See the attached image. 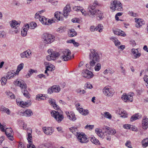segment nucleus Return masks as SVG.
Instances as JSON below:
<instances>
[{"mask_svg":"<svg viewBox=\"0 0 148 148\" xmlns=\"http://www.w3.org/2000/svg\"><path fill=\"white\" fill-rule=\"evenodd\" d=\"M89 58L90 60V66H94L97 62H99L102 57L101 53L94 49L90 50Z\"/></svg>","mask_w":148,"mask_h":148,"instance_id":"nucleus-1","label":"nucleus"},{"mask_svg":"<svg viewBox=\"0 0 148 148\" xmlns=\"http://www.w3.org/2000/svg\"><path fill=\"white\" fill-rule=\"evenodd\" d=\"M97 5V3L95 2L92 5H90L89 6L88 10L90 14H88L90 17L92 18L94 17L95 15L98 20H101L103 18V13L99 10H95Z\"/></svg>","mask_w":148,"mask_h":148,"instance_id":"nucleus-2","label":"nucleus"},{"mask_svg":"<svg viewBox=\"0 0 148 148\" xmlns=\"http://www.w3.org/2000/svg\"><path fill=\"white\" fill-rule=\"evenodd\" d=\"M14 84L15 85L21 88L22 92L25 97L27 98L30 97V95L26 89L27 87V85L23 81L18 79L14 82Z\"/></svg>","mask_w":148,"mask_h":148,"instance_id":"nucleus-3","label":"nucleus"},{"mask_svg":"<svg viewBox=\"0 0 148 148\" xmlns=\"http://www.w3.org/2000/svg\"><path fill=\"white\" fill-rule=\"evenodd\" d=\"M110 8L113 11L115 10L119 11H122L123 8L121 2L118 1L114 0L111 3Z\"/></svg>","mask_w":148,"mask_h":148,"instance_id":"nucleus-4","label":"nucleus"},{"mask_svg":"<svg viewBox=\"0 0 148 148\" xmlns=\"http://www.w3.org/2000/svg\"><path fill=\"white\" fill-rule=\"evenodd\" d=\"M42 38L44 42L46 44H50L55 40V36L50 34H44Z\"/></svg>","mask_w":148,"mask_h":148,"instance_id":"nucleus-5","label":"nucleus"},{"mask_svg":"<svg viewBox=\"0 0 148 148\" xmlns=\"http://www.w3.org/2000/svg\"><path fill=\"white\" fill-rule=\"evenodd\" d=\"M60 113L53 110L51 112V114L52 116L54 117L55 119L58 122L60 123L63 119L64 117Z\"/></svg>","mask_w":148,"mask_h":148,"instance_id":"nucleus-6","label":"nucleus"},{"mask_svg":"<svg viewBox=\"0 0 148 148\" xmlns=\"http://www.w3.org/2000/svg\"><path fill=\"white\" fill-rule=\"evenodd\" d=\"M77 138L78 141L82 143H86L88 141V139L84 133L76 132Z\"/></svg>","mask_w":148,"mask_h":148,"instance_id":"nucleus-7","label":"nucleus"},{"mask_svg":"<svg viewBox=\"0 0 148 148\" xmlns=\"http://www.w3.org/2000/svg\"><path fill=\"white\" fill-rule=\"evenodd\" d=\"M134 95V94L133 92L131 93L130 94H126L124 93L122 96V99L125 102L127 101L132 102L133 100V96Z\"/></svg>","mask_w":148,"mask_h":148,"instance_id":"nucleus-8","label":"nucleus"},{"mask_svg":"<svg viewBox=\"0 0 148 148\" xmlns=\"http://www.w3.org/2000/svg\"><path fill=\"white\" fill-rule=\"evenodd\" d=\"M103 92L105 95L108 97L112 96L114 92L112 89L107 87H105L103 89Z\"/></svg>","mask_w":148,"mask_h":148,"instance_id":"nucleus-9","label":"nucleus"},{"mask_svg":"<svg viewBox=\"0 0 148 148\" xmlns=\"http://www.w3.org/2000/svg\"><path fill=\"white\" fill-rule=\"evenodd\" d=\"M82 75L83 77L87 78H91L94 76L92 72L87 69L83 70Z\"/></svg>","mask_w":148,"mask_h":148,"instance_id":"nucleus-10","label":"nucleus"},{"mask_svg":"<svg viewBox=\"0 0 148 148\" xmlns=\"http://www.w3.org/2000/svg\"><path fill=\"white\" fill-rule=\"evenodd\" d=\"M4 128H5V126L2 125L0 123V129L1 131L3 132H5L6 135L11 134L12 132V130L11 128H6L5 130Z\"/></svg>","mask_w":148,"mask_h":148,"instance_id":"nucleus-11","label":"nucleus"},{"mask_svg":"<svg viewBox=\"0 0 148 148\" xmlns=\"http://www.w3.org/2000/svg\"><path fill=\"white\" fill-rule=\"evenodd\" d=\"M48 102L50 104L53 106L54 108L56 110H58L60 109L59 107L58 106L56 103L55 100L53 99L50 98L49 99Z\"/></svg>","mask_w":148,"mask_h":148,"instance_id":"nucleus-12","label":"nucleus"},{"mask_svg":"<svg viewBox=\"0 0 148 148\" xmlns=\"http://www.w3.org/2000/svg\"><path fill=\"white\" fill-rule=\"evenodd\" d=\"M71 11V6L68 4L64 8L63 10V15L64 17H66Z\"/></svg>","mask_w":148,"mask_h":148,"instance_id":"nucleus-13","label":"nucleus"},{"mask_svg":"<svg viewBox=\"0 0 148 148\" xmlns=\"http://www.w3.org/2000/svg\"><path fill=\"white\" fill-rule=\"evenodd\" d=\"M33 114L32 111L31 110H27L23 112H20L19 114L22 116H29Z\"/></svg>","mask_w":148,"mask_h":148,"instance_id":"nucleus-14","label":"nucleus"},{"mask_svg":"<svg viewBox=\"0 0 148 148\" xmlns=\"http://www.w3.org/2000/svg\"><path fill=\"white\" fill-rule=\"evenodd\" d=\"M44 133L47 135H51L53 132L52 127H44L42 128Z\"/></svg>","mask_w":148,"mask_h":148,"instance_id":"nucleus-15","label":"nucleus"},{"mask_svg":"<svg viewBox=\"0 0 148 148\" xmlns=\"http://www.w3.org/2000/svg\"><path fill=\"white\" fill-rule=\"evenodd\" d=\"M31 54V52L30 50H28L27 51L21 53L20 54V56L22 58H29L30 54Z\"/></svg>","mask_w":148,"mask_h":148,"instance_id":"nucleus-16","label":"nucleus"},{"mask_svg":"<svg viewBox=\"0 0 148 148\" xmlns=\"http://www.w3.org/2000/svg\"><path fill=\"white\" fill-rule=\"evenodd\" d=\"M142 127L144 129H146L148 127V119L145 116L142 120Z\"/></svg>","mask_w":148,"mask_h":148,"instance_id":"nucleus-17","label":"nucleus"},{"mask_svg":"<svg viewBox=\"0 0 148 148\" xmlns=\"http://www.w3.org/2000/svg\"><path fill=\"white\" fill-rule=\"evenodd\" d=\"M113 32L114 34L118 35L123 36H125L126 35L123 31L119 29H116L113 31Z\"/></svg>","mask_w":148,"mask_h":148,"instance_id":"nucleus-18","label":"nucleus"},{"mask_svg":"<svg viewBox=\"0 0 148 148\" xmlns=\"http://www.w3.org/2000/svg\"><path fill=\"white\" fill-rule=\"evenodd\" d=\"M31 105V103L30 101L26 102H24L21 101L20 102L19 105L22 107L24 108L25 107H28Z\"/></svg>","mask_w":148,"mask_h":148,"instance_id":"nucleus-19","label":"nucleus"},{"mask_svg":"<svg viewBox=\"0 0 148 148\" xmlns=\"http://www.w3.org/2000/svg\"><path fill=\"white\" fill-rule=\"evenodd\" d=\"M141 115L140 114H136L132 116L130 118V121H133L141 118Z\"/></svg>","mask_w":148,"mask_h":148,"instance_id":"nucleus-20","label":"nucleus"},{"mask_svg":"<svg viewBox=\"0 0 148 148\" xmlns=\"http://www.w3.org/2000/svg\"><path fill=\"white\" fill-rule=\"evenodd\" d=\"M71 52L68 49H66L62 51V52H60V53H59V54L61 55H62V56H71Z\"/></svg>","mask_w":148,"mask_h":148,"instance_id":"nucleus-21","label":"nucleus"},{"mask_svg":"<svg viewBox=\"0 0 148 148\" xmlns=\"http://www.w3.org/2000/svg\"><path fill=\"white\" fill-rule=\"evenodd\" d=\"M136 18H135V21L137 23L136 24V27L137 28L140 27L142 25L144 24L143 21H142L141 19L138 18L137 19L136 21Z\"/></svg>","mask_w":148,"mask_h":148,"instance_id":"nucleus-22","label":"nucleus"},{"mask_svg":"<svg viewBox=\"0 0 148 148\" xmlns=\"http://www.w3.org/2000/svg\"><path fill=\"white\" fill-rule=\"evenodd\" d=\"M47 51L49 55H53L55 57H58L59 56V53L53 51L52 49H49Z\"/></svg>","mask_w":148,"mask_h":148,"instance_id":"nucleus-23","label":"nucleus"},{"mask_svg":"<svg viewBox=\"0 0 148 148\" xmlns=\"http://www.w3.org/2000/svg\"><path fill=\"white\" fill-rule=\"evenodd\" d=\"M10 26L13 28L16 29V27H18L20 25V23L15 20H12L10 24Z\"/></svg>","mask_w":148,"mask_h":148,"instance_id":"nucleus-24","label":"nucleus"},{"mask_svg":"<svg viewBox=\"0 0 148 148\" xmlns=\"http://www.w3.org/2000/svg\"><path fill=\"white\" fill-rule=\"evenodd\" d=\"M23 66L24 64L22 63L19 64L17 66L16 71L14 75H18L19 72L23 69Z\"/></svg>","mask_w":148,"mask_h":148,"instance_id":"nucleus-25","label":"nucleus"},{"mask_svg":"<svg viewBox=\"0 0 148 148\" xmlns=\"http://www.w3.org/2000/svg\"><path fill=\"white\" fill-rule=\"evenodd\" d=\"M68 34L69 36L73 37L76 36L77 33L74 29H72L70 30V31L68 33Z\"/></svg>","mask_w":148,"mask_h":148,"instance_id":"nucleus-26","label":"nucleus"},{"mask_svg":"<svg viewBox=\"0 0 148 148\" xmlns=\"http://www.w3.org/2000/svg\"><path fill=\"white\" fill-rule=\"evenodd\" d=\"M0 110L8 114L9 115L10 111L9 109L3 106H2L0 108Z\"/></svg>","mask_w":148,"mask_h":148,"instance_id":"nucleus-27","label":"nucleus"},{"mask_svg":"<svg viewBox=\"0 0 148 148\" xmlns=\"http://www.w3.org/2000/svg\"><path fill=\"white\" fill-rule=\"evenodd\" d=\"M54 92H58L60 90V86L58 85H55L52 86Z\"/></svg>","mask_w":148,"mask_h":148,"instance_id":"nucleus-28","label":"nucleus"},{"mask_svg":"<svg viewBox=\"0 0 148 148\" xmlns=\"http://www.w3.org/2000/svg\"><path fill=\"white\" fill-rule=\"evenodd\" d=\"M95 132L101 138H103L104 133L101 131V129L97 128L95 130Z\"/></svg>","mask_w":148,"mask_h":148,"instance_id":"nucleus-29","label":"nucleus"},{"mask_svg":"<svg viewBox=\"0 0 148 148\" xmlns=\"http://www.w3.org/2000/svg\"><path fill=\"white\" fill-rule=\"evenodd\" d=\"M15 73V72H14L13 71H12V72L11 71L8 72L7 74L6 78L8 79H10L11 77H13L14 76V75H14Z\"/></svg>","mask_w":148,"mask_h":148,"instance_id":"nucleus-30","label":"nucleus"},{"mask_svg":"<svg viewBox=\"0 0 148 148\" xmlns=\"http://www.w3.org/2000/svg\"><path fill=\"white\" fill-rule=\"evenodd\" d=\"M60 12H56L55 13V17L58 21H62L63 20V18L62 16H60Z\"/></svg>","mask_w":148,"mask_h":148,"instance_id":"nucleus-31","label":"nucleus"},{"mask_svg":"<svg viewBox=\"0 0 148 148\" xmlns=\"http://www.w3.org/2000/svg\"><path fill=\"white\" fill-rule=\"evenodd\" d=\"M60 58L63 61H66L70 59L71 58V56H62L61 55L59 54Z\"/></svg>","mask_w":148,"mask_h":148,"instance_id":"nucleus-32","label":"nucleus"},{"mask_svg":"<svg viewBox=\"0 0 148 148\" xmlns=\"http://www.w3.org/2000/svg\"><path fill=\"white\" fill-rule=\"evenodd\" d=\"M28 138L27 139L28 140V143H29V144L27 145H27L29 146V145H30L31 146H32L33 145H32V141L31 140L32 139V136L31 135V134L30 133H29L28 134Z\"/></svg>","mask_w":148,"mask_h":148,"instance_id":"nucleus-33","label":"nucleus"},{"mask_svg":"<svg viewBox=\"0 0 148 148\" xmlns=\"http://www.w3.org/2000/svg\"><path fill=\"white\" fill-rule=\"evenodd\" d=\"M90 140L93 143L96 145H100L99 140L94 137H92L90 139Z\"/></svg>","mask_w":148,"mask_h":148,"instance_id":"nucleus-34","label":"nucleus"},{"mask_svg":"<svg viewBox=\"0 0 148 148\" xmlns=\"http://www.w3.org/2000/svg\"><path fill=\"white\" fill-rule=\"evenodd\" d=\"M116 132V131L114 129L110 128L107 133L109 135H114Z\"/></svg>","mask_w":148,"mask_h":148,"instance_id":"nucleus-35","label":"nucleus"},{"mask_svg":"<svg viewBox=\"0 0 148 148\" xmlns=\"http://www.w3.org/2000/svg\"><path fill=\"white\" fill-rule=\"evenodd\" d=\"M96 31H98L99 32H101L103 29V27L101 24H99L98 25L95 27Z\"/></svg>","mask_w":148,"mask_h":148,"instance_id":"nucleus-36","label":"nucleus"},{"mask_svg":"<svg viewBox=\"0 0 148 148\" xmlns=\"http://www.w3.org/2000/svg\"><path fill=\"white\" fill-rule=\"evenodd\" d=\"M119 114L121 115V117L123 118H125L127 116V114L126 113V112L123 110L121 111H120L119 112Z\"/></svg>","mask_w":148,"mask_h":148,"instance_id":"nucleus-37","label":"nucleus"},{"mask_svg":"<svg viewBox=\"0 0 148 148\" xmlns=\"http://www.w3.org/2000/svg\"><path fill=\"white\" fill-rule=\"evenodd\" d=\"M71 114L69 115V119L73 121H75L76 119L75 114L73 112H71Z\"/></svg>","mask_w":148,"mask_h":148,"instance_id":"nucleus-38","label":"nucleus"},{"mask_svg":"<svg viewBox=\"0 0 148 148\" xmlns=\"http://www.w3.org/2000/svg\"><path fill=\"white\" fill-rule=\"evenodd\" d=\"M43 145L46 148H50L52 147L53 144L51 143L47 142L43 144Z\"/></svg>","mask_w":148,"mask_h":148,"instance_id":"nucleus-39","label":"nucleus"},{"mask_svg":"<svg viewBox=\"0 0 148 148\" xmlns=\"http://www.w3.org/2000/svg\"><path fill=\"white\" fill-rule=\"evenodd\" d=\"M57 57H55L53 55H49L46 56V58L47 60L50 61L51 60H54Z\"/></svg>","mask_w":148,"mask_h":148,"instance_id":"nucleus-40","label":"nucleus"},{"mask_svg":"<svg viewBox=\"0 0 148 148\" xmlns=\"http://www.w3.org/2000/svg\"><path fill=\"white\" fill-rule=\"evenodd\" d=\"M36 26V23L34 22H32L30 23L29 26L30 28L31 29H34Z\"/></svg>","mask_w":148,"mask_h":148,"instance_id":"nucleus-41","label":"nucleus"},{"mask_svg":"<svg viewBox=\"0 0 148 148\" xmlns=\"http://www.w3.org/2000/svg\"><path fill=\"white\" fill-rule=\"evenodd\" d=\"M69 130L73 134H75V133H76V132H77V128L75 127H72L69 128Z\"/></svg>","mask_w":148,"mask_h":148,"instance_id":"nucleus-42","label":"nucleus"},{"mask_svg":"<svg viewBox=\"0 0 148 148\" xmlns=\"http://www.w3.org/2000/svg\"><path fill=\"white\" fill-rule=\"evenodd\" d=\"M101 64L99 63H98L95 66L94 69L96 71H99L101 69Z\"/></svg>","mask_w":148,"mask_h":148,"instance_id":"nucleus-43","label":"nucleus"},{"mask_svg":"<svg viewBox=\"0 0 148 148\" xmlns=\"http://www.w3.org/2000/svg\"><path fill=\"white\" fill-rule=\"evenodd\" d=\"M104 116L106 118L111 119L112 118V116L108 112H106L104 113Z\"/></svg>","mask_w":148,"mask_h":148,"instance_id":"nucleus-44","label":"nucleus"},{"mask_svg":"<svg viewBox=\"0 0 148 148\" xmlns=\"http://www.w3.org/2000/svg\"><path fill=\"white\" fill-rule=\"evenodd\" d=\"M65 30V28L64 27H61L59 28L57 30L58 32L59 33H62L64 32Z\"/></svg>","mask_w":148,"mask_h":148,"instance_id":"nucleus-45","label":"nucleus"},{"mask_svg":"<svg viewBox=\"0 0 148 148\" xmlns=\"http://www.w3.org/2000/svg\"><path fill=\"white\" fill-rule=\"evenodd\" d=\"M146 140H147V139H144L142 142V145L144 147H146L148 146L147 141H145Z\"/></svg>","mask_w":148,"mask_h":148,"instance_id":"nucleus-46","label":"nucleus"},{"mask_svg":"<svg viewBox=\"0 0 148 148\" xmlns=\"http://www.w3.org/2000/svg\"><path fill=\"white\" fill-rule=\"evenodd\" d=\"M35 72V71L32 69H30L28 71L27 75H26L27 78H29L30 77V75Z\"/></svg>","mask_w":148,"mask_h":148,"instance_id":"nucleus-47","label":"nucleus"},{"mask_svg":"<svg viewBox=\"0 0 148 148\" xmlns=\"http://www.w3.org/2000/svg\"><path fill=\"white\" fill-rule=\"evenodd\" d=\"M26 29H23L21 31V35L23 36H25L27 34V30Z\"/></svg>","mask_w":148,"mask_h":148,"instance_id":"nucleus-48","label":"nucleus"},{"mask_svg":"<svg viewBox=\"0 0 148 148\" xmlns=\"http://www.w3.org/2000/svg\"><path fill=\"white\" fill-rule=\"evenodd\" d=\"M7 80L6 78L5 77H2L1 80L2 85H5Z\"/></svg>","mask_w":148,"mask_h":148,"instance_id":"nucleus-49","label":"nucleus"},{"mask_svg":"<svg viewBox=\"0 0 148 148\" xmlns=\"http://www.w3.org/2000/svg\"><path fill=\"white\" fill-rule=\"evenodd\" d=\"M43 95L42 94H40L37 95L36 96V100L38 101L42 99L44 100V98H42Z\"/></svg>","mask_w":148,"mask_h":148,"instance_id":"nucleus-50","label":"nucleus"},{"mask_svg":"<svg viewBox=\"0 0 148 148\" xmlns=\"http://www.w3.org/2000/svg\"><path fill=\"white\" fill-rule=\"evenodd\" d=\"M92 85L90 84L89 83H86L85 85V89L87 88L91 89L92 88Z\"/></svg>","mask_w":148,"mask_h":148,"instance_id":"nucleus-51","label":"nucleus"},{"mask_svg":"<svg viewBox=\"0 0 148 148\" xmlns=\"http://www.w3.org/2000/svg\"><path fill=\"white\" fill-rule=\"evenodd\" d=\"M131 142L130 140H127L125 143V145L129 148H132L131 146Z\"/></svg>","mask_w":148,"mask_h":148,"instance_id":"nucleus-52","label":"nucleus"},{"mask_svg":"<svg viewBox=\"0 0 148 148\" xmlns=\"http://www.w3.org/2000/svg\"><path fill=\"white\" fill-rule=\"evenodd\" d=\"M47 25H51L54 22V21H53V19L51 20L48 18H47Z\"/></svg>","mask_w":148,"mask_h":148,"instance_id":"nucleus-53","label":"nucleus"},{"mask_svg":"<svg viewBox=\"0 0 148 148\" xmlns=\"http://www.w3.org/2000/svg\"><path fill=\"white\" fill-rule=\"evenodd\" d=\"M82 8H83L82 7L77 6L75 7V8H74V9H75V10L77 11H80L81 10H83Z\"/></svg>","mask_w":148,"mask_h":148,"instance_id":"nucleus-54","label":"nucleus"},{"mask_svg":"<svg viewBox=\"0 0 148 148\" xmlns=\"http://www.w3.org/2000/svg\"><path fill=\"white\" fill-rule=\"evenodd\" d=\"M109 128L110 127H108L106 126H103V127L102 129L106 132L107 133Z\"/></svg>","mask_w":148,"mask_h":148,"instance_id":"nucleus-55","label":"nucleus"},{"mask_svg":"<svg viewBox=\"0 0 148 148\" xmlns=\"http://www.w3.org/2000/svg\"><path fill=\"white\" fill-rule=\"evenodd\" d=\"M53 66V65L51 64L50 65L47 66L46 67H48V70L49 71H52L53 70H54V69H53V68H52V67Z\"/></svg>","mask_w":148,"mask_h":148,"instance_id":"nucleus-56","label":"nucleus"},{"mask_svg":"<svg viewBox=\"0 0 148 148\" xmlns=\"http://www.w3.org/2000/svg\"><path fill=\"white\" fill-rule=\"evenodd\" d=\"M6 135L9 140L12 141L14 140V138H13V136L11 134H8V135Z\"/></svg>","mask_w":148,"mask_h":148,"instance_id":"nucleus-57","label":"nucleus"},{"mask_svg":"<svg viewBox=\"0 0 148 148\" xmlns=\"http://www.w3.org/2000/svg\"><path fill=\"white\" fill-rule=\"evenodd\" d=\"M131 125L129 124H125L123 125V127L125 129H130L131 128Z\"/></svg>","mask_w":148,"mask_h":148,"instance_id":"nucleus-58","label":"nucleus"},{"mask_svg":"<svg viewBox=\"0 0 148 148\" xmlns=\"http://www.w3.org/2000/svg\"><path fill=\"white\" fill-rule=\"evenodd\" d=\"M94 127L93 125H86L85 127V128H87L89 130H92Z\"/></svg>","mask_w":148,"mask_h":148,"instance_id":"nucleus-59","label":"nucleus"},{"mask_svg":"<svg viewBox=\"0 0 148 148\" xmlns=\"http://www.w3.org/2000/svg\"><path fill=\"white\" fill-rule=\"evenodd\" d=\"M83 112L82 113V115H86L89 113V112L87 110H83Z\"/></svg>","mask_w":148,"mask_h":148,"instance_id":"nucleus-60","label":"nucleus"},{"mask_svg":"<svg viewBox=\"0 0 148 148\" xmlns=\"http://www.w3.org/2000/svg\"><path fill=\"white\" fill-rule=\"evenodd\" d=\"M131 52L132 53H133V55H134L135 53H138V50L137 49H135L134 48L132 49H131Z\"/></svg>","mask_w":148,"mask_h":148,"instance_id":"nucleus-61","label":"nucleus"},{"mask_svg":"<svg viewBox=\"0 0 148 148\" xmlns=\"http://www.w3.org/2000/svg\"><path fill=\"white\" fill-rule=\"evenodd\" d=\"M130 15L134 17H137L138 15L137 14L134 13L132 11L130 12L129 13Z\"/></svg>","mask_w":148,"mask_h":148,"instance_id":"nucleus-62","label":"nucleus"},{"mask_svg":"<svg viewBox=\"0 0 148 148\" xmlns=\"http://www.w3.org/2000/svg\"><path fill=\"white\" fill-rule=\"evenodd\" d=\"M48 93L51 94L52 93L53 91V89L52 88V87H51L49 88L47 90Z\"/></svg>","mask_w":148,"mask_h":148,"instance_id":"nucleus-63","label":"nucleus"},{"mask_svg":"<svg viewBox=\"0 0 148 148\" xmlns=\"http://www.w3.org/2000/svg\"><path fill=\"white\" fill-rule=\"evenodd\" d=\"M144 80L146 83L148 84V76L147 75H145L144 78Z\"/></svg>","mask_w":148,"mask_h":148,"instance_id":"nucleus-64","label":"nucleus"}]
</instances>
